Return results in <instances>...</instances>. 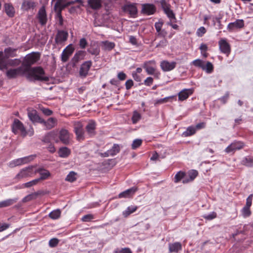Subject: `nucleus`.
<instances>
[{
    "instance_id": "obj_1",
    "label": "nucleus",
    "mask_w": 253,
    "mask_h": 253,
    "mask_svg": "<svg viewBox=\"0 0 253 253\" xmlns=\"http://www.w3.org/2000/svg\"><path fill=\"white\" fill-rule=\"evenodd\" d=\"M40 58V54L33 52L28 54L24 59L22 66L26 68L27 78L30 81H48L49 78L44 76L45 73L41 67L30 68V66L37 62Z\"/></svg>"
},
{
    "instance_id": "obj_2",
    "label": "nucleus",
    "mask_w": 253,
    "mask_h": 253,
    "mask_svg": "<svg viewBox=\"0 0 253 253\" xmlns=\"http://www.w3.org/2000/svg\"><path fill=\"white\" fill-rule=\"evenodd\" d=\"M16 49L11 47H7L4 49V52L0 51V70H3L7 69V63L6 59L9 57H13L16 56Z\"/></svg>"
},
{
    "instance_id": "obj_3",
    "label": "nucleus",
    "mask_w": 253,
    "mask_h": 253,
    "mask_svg": "<svg viewBox=\"0 0 253 253\" xmlns=\"http://www.w3.org/2000/svg\"><path fill=\"white\" fill-rule=\"evenodd\" d=\"M143 68L148 75H154L156 78H159L160 73L156 70V65L155 60H150L144 62Z\"/></svg>"
},
{
    "instance_id": "obj_4",
    "label": "nucleus",
    "mask_w": 253,
    "mask_h": 253,
    "mask_svg": "<svg viewBox=\"0 0 253 253\" xmlns=\"http://www.w3.org/2000/svg\"><path fill=\"white\" fill-rule=\"evenodd\" d=\"M27 74L26 68H25L22 65L15 69H10L6 72V75L8 79L16 78L19 76H23Z\"/></svg>"
},
{
    "instance_id": "obj_5",
    "label": "nucleus",
    "mask_w": 253,
    "mask_h": 253,
    "mask_svg": "<svg viewBox=\"0 0 253 253\" xmlns=\"http://www.w3.org/2000/svg\"><path fill=\"white\" fill-rule=\"evenodd\" d=\"M34 166H31L21 169L16 175L15 179L20 180L25 178L32 177V175L35 174V171H34Z\"/></svg>"
},
{
    "instance_id": "obj_6",
    "label": "nucleus",
    "mask_w": 253,
    "mask_h": 253,
    "mask_svg": "<svg viewBox=\"0 0 253 253\" xmlns=\"http://www.w3.org/2000/svg\"><path fill=\"white\" fill-rule=\"evenodd\" d=\"M12 130L15 134L20 133L21 135L23 137L27 135V131L23 124L18 119H14L12 125Z\"/></svg>"
},
{
    "instance_id": "obj_7",
    "label": "nucleus",
    "mask_w": 253,
    "mask_h": 253,
    "mask_svg": "<svg viewBox=\"0 0 253 253\" xmlns=\"http://www.w3.org/2000/svg\"><path fill=\"white\" fill-rule=\"evenodd\" d=\"M34 156L32 155L25 157L21 158L15 159L9 163L8 166L10 168H14L16 166H21L22 165L27 164L34 159Z\"/></svg>"
},
{
    "instance_id": "obj_8",
    "label": "nucleus",
    "mask_w": 253,
    "mask_h": 253,
    "mask_svg": "<svg viewBox=\"0 0 253 253\" xmlns=\"http://www.w3.org/2000/svg\"><path fill=\"white\" fill-rule=\"evenodd\" d=\"M245 144L242 141H234L225 150L227 153H234L236 150H239L244 148Z\"/></svg>"
},
{
    "instance_id": "obj_9",
    "label": "nucleus",
    "mask_w": 253,
    "mask_h": 253,
    "mask_svg": "<svg viewBox=\"0 0 253 253\" xmlns=\"http://www.w3.org/2000/svg\"><path fill=\"white\" fill-rule=\"evenodd\" d=\"M52 1H56L54 4V9L57 11V15L59 20V24L62 25L63 24V18L61 16V11L66 7V5H63V0H52Z\"/></svg>"
},
{
    "instance_id": "obj_10",
    "label": "nucleus",
    "mask_w": 253,
    "mask_h": 253,
    "mask_svg": "<svg viewBox=\"0 0 253 253\" xmlns=\"http://www.w3.org/2000/svg\"><path fill=\"white\" fill-rule=\"evenodd\" d=\"M218 45L220 51L228 56L231 52V47L229 43L225 39H221L218 42Z\"/></svg>"
},
{
    "instance_id": "obj_11",
    "label": "nucleus",
    "mask_w": 253,
    "mask_h": 253,
    "mask_svg": "<svg viewBox=\"0 0 253 253\" xmlns=\"http://www.w3.org/2000/svg\"><path fill=\"white\" fill-rule=\"evenodd\" d=\"M92 65L91 61H87L84 62L81 66L79 75L82 78H85L88 75V72Z\"/></svg>"
},
{
    "instance_id": "obj_12",
    "label": "nucleus",
    "mask_w": 253,
    "mask_h": 253,
    "mask_svg": "<svg viewBox=\"0 0 253 253\" xmlns=\"http://www.w3.org/2000/svg\"><path fill=\"white\" fill-rule=\"evenodd\" d=\"M161 6L163 9L165 13L168 17L171 20H176L175 14L172 10L170 9V5L165 0H162L160 2Z\"/></svg>"
},
{
    "instance_id": "obj_13",
    "label": "nucleus",
    "mask_w": 253,
    "mask_h": 253,
    "mask_svg": "<svg viewBox=\"0 0 253 253\" xmlns=\"http://www.w3.org/2000/svg\"><path fill=\"white\" fill-rule=\"evenodd\" d=\"M82 0H75L69 1L66 4L63 3V5H66V7L70 5L77 4L76 5L71 6L69 9V12L71 14H73L77 12L78 9L80 8L81 6L82 5Z\"/></svg>"
},
{
    "instance_id": "obj_14",
    "label": "nucleus",
    "mask_w": 253,
    "mask_h": 253,
    "mask_svg": "<svg viewBox=\"0 0 253 253\" xmlns=\"http://www.w3.org/2000/svg\"><path fill=\"white\" fill-rule=\"evenodd\" d=\"M74 50V48L72 47L71 44L67 46L63 51L61 54V61L63 62H67L69 57L72 54Z\"/></svg>"
},
{
    "instance_id": "obj_15",
    "label": "nucleus",
    "mask_w": 253,
    "mask_h": 253,
    "mask_svg": "<svg viewBox=\"0 0 253 253\" xmlns=\"http://www.w3.org/2000/svg\"><path fill=\"white\" fill-rule=\"evenodd\" d=\"M68 37V34L67 32L63 30L58 31L55 38L56 43L57 44H62L67 40Z\"/></svg>"
},
{
    "instance_id": "obj_16",
    "label": "nucleus",
    "mask_w": 253,
    "mask_h": 253,
    "mask_svg": "<svg viewBox=\"0 0 253 253\" xmlns=\"http://www.w3.org/2000/svg\"><path fill=\"white\" fill-rule=\"evenodd\" d=\"M244 27V21L243 19H237L234 22L230 23L227 26V30L233 31L235 29H241Z\"/></svg>"
},
{
    "instance_id": "obj_17",
    "label": "nucleus",
    "mask_w": 253,
    "mask_h": 253,
    "mask_svg": "<svg viewBox=\"0 0 253 253\" xmlns=\"http://www.w3.org/2000/svg\"><path fill=\"white\" fill-rule=\"evenodd\" d=\"M176 65L175 62H169L167 60H164L161 62L160 67L163 71L169 72L174 69Z\"/></svg>"
},
{
    "instance_id": "obj_18",
    "label": "nucleus",
    "mask_w": 253,
    "mask_h": 253,
    "mask_svg": "<svg viewBox=\"0 0 253 253\" xmlns=\"http://www.w3.org/2000/svg\"><path fill=\"white\" fill-rule=\"evenodd\" d=\"M59 138L60 140L65 145H67L70 143V134L68 131L65 129H62L59 131Z\"/></svg>"
},
{
    "instance_id": "obj_19",
    "label": "nucleus",
    "mask_w": 253,
    "mask_h": 253,
    "mask_svg": "<svg viewBox=\"0 0 253 253\" xmlns=\"http://www.w3.org/2000/svg\"><path fill=\"white\" fill-rule=\"evenodd\" d=\"M120 151V146L118 144H114L111 149L108 150L104 153H101L100 155L103 157H108L109 156H114Z\"/></svg>"
},
{
    "instance_id": "obj_20",
    "label": "nucleus",
    "mask_w": 253,
    "mask_h": 253,
    "mask_svg": "<svg viewBox=\"0 0 253 253\" xmlns=\"http://www.w3.org/2000/svg\"><path fill=\"white\" fill-rule=\"evenodd\" d=\"M127 14H129L130 17L135 18L137 17L138 10L136 3H131L127 2Z\"/></svg>"
},
{
    "instance_id": "obj_21",
    "label": "nucleus",
    "mask_w": 253,
    "mask_h": 253,
    "mask_svg": "<svg viewBox=\"0 0 253 253\" xmlns=\"http://www.w3.org/2000/svg\"><path fill=\"white\" fill-rule=\"evenodd\" d=\"M38 19L42 25H45L47 22V16L44 6H42L38 12Z\"/></svg>"
},
{
    "instance_id": "obj_22",
    "label": "nucleus",
    "mask_w": 253,
    "mask_h": 253,
    "mask_svg": "<svg viewBox=\"0 0 253 253\" xmlns=\"http://www.w3.org/2000/svg\"><path fill=\"white\" fill-rule=\"evenodd\" d=\"M163 25L162 22H158L155 23V27L157 31V36L158 37L165 38L167 35V32L165 30H162Z\"/></svg>"
},
{
    "instance_id": "obj_23",
    "label": "nucleus",
    "mask_w": 253,
    "mask_h": 253,
    "mask_svg": "<svg viewBox=\"0 0 253 253\" xmlns=\"http://www.w3.org/2000/svg\"><path fill=\"white\" fill-rule=\"evenodd\" d=\"M85 56V52L84 51L80 50L76 52L72 59L73 66H76L79 61L84 59Z\"/></svg>"
},
{
    "instance_id": "obj_24",
    "label": "nucleus",
    "mask_w": 253,
    "mask_h": 253,
    "mask_svg": "<svg viewBox=\"0 0 253 253\" xmlns=\"http://www.w3.org/2000/svg\"><path fill=\"white\" fill-rule=\"evenodd\" d=\"M28 116L30 120L33 123H41L42 122V119L39 116L37 111L35 110L29 111L28 113Z\"/></svg>"
},
{
    "instance_id": "obj_25",
    "label": "nucleus",
    "mask_w": 253,
    "mask_h": 253,
    "mask_svg": "<svg viewBox=\"0 0 253 253\" xmlns=\"http://www.w3.org/2000/svg\"><path fill=\"white\" fill-rule=\"evenodd\" d=\"M192 93V89H184L178 93V99L180 101H184Z\"/></svg>"
},
{
    "instance_id": "obj_26",
    "label": "nucleus",
    "mask_w": 253,
    "mask_h": 253,
    "mask_svg": "<svg viewBox=\"0 0 253 253\" xmlns=\"http://www.w3.org/2000/svg\"><path fill=\"white\" fill-rule=\"evenodd\" d=\"M36 173H39L41 175L40 177L38 178L40 182L42 180L47 179L50 175V173L48 170L42 169H36L34 173L36 174Z\"/></svg>"
},
{
    "instance_id": "obj_27",
    "label": "nucleus",
    "mask_w": 253,
    "mask_h": 253,
    "mask_svg": "<svg viewBox=\"0 0 253 253\" xmlns=\"http://www.w3.org/2000/svg\"><path fill=\"white\" fill-rule=\"evenodd\" d=\"M156 9L155 6L151 4H144L142 6V11L147 15H151L154 14Z\"/></svg>"
},
{
    "instance_id": "obj_28",
    "label": "nucleus",
    "mask_w": 253,
    "mask_h": 253,
    "mask_svg": "<svg viewBox=\"0 0 253 253\" xmlns=\"http://www.w3.org/2000/svg\"><path fill=\"white\" fill-rule=\"evenodd\" d=\"M42 122L41 124L45 126L46 129H50L54 127L56 124V120L53 118H49L46 121L42 119Z\"/></svg>"
},
{
    "instance_id": "obj_29",
    "label": "nucleus",
    "mask_w": 253,
    "mask_h": 253,
    "mask_svg": "<svg viewBox=\"0 0 253 253\" xmlns=\"http://www.w3.org/2000/svg\"><path fill=\"white\" fill-rule=\"evenodd\" d=\"M182 246L179 242H175L174 243L169 244V252L171 253H178L179 251L181 250Z\"/></svg>"
},
{
    "instance_id": "obj_30",
    "label": "nucleus",
    "mask_w": 253,
    "mask_h": 253,
    "mask_svg": "<svg viewBox=\"0 0 253 253\" xmlns=\"http://www.w3.org/2000/svg\"><path fill=\"white\" fill-rule=\"evenodd\" d=\"M96 128V124L93 121H91L86 125L85 127L86 130L87 132V133L90 136H93L95 134V129Z\"/></svg>"
},
{
    "instance_id": "obj_31",
    "label": "nucleus",
    "mask_w": 253,
    "mask_h": 253,
    "mask_svg": "<svg viewBox=\"0 0 253 253\" xmlns=\"http://www.w3.org/2000/svg\"><path fill=\"white\" fill-rule=\"evenodd\" d=\"M198 175V171L196 170H192L189 171L188 175V178L186 177V178H184L183 180H182V182L183 183H187L189 182L193 181L196 177Z\"/></svg>"
},
{
    "instance_id": "obj_32",
    "label": "nucleus",
    "mask_w": 253,
    "mask_h": 253,
    "mask_svg": "<svg viewBox=\"0 0 253 253\" xmlns=\"http://www.w3.org/2000/svg\"><path fill=\"white\" fill-rule=\"evenodd\" d=\"M88 4L93 9H98L101 7L102 0H88Z\"/></svg>"
},
{
    "instance_id": "obj_33",
    "label": "nucleus",
    "mask_w": 253,
    "mask_h": 253,
    "mask_svg": "<svg viewBox=\"0 0 253 253\" xmlns=\"http://www.w3.org/2000/svg\"><path fill=\"white\" fill-rule=\"evenodd\" d=\"M18 199H9L4 201L0 202V209L9 207L15 203Z\"/></svg>"
},
{
    "instance_id": "obj_34",
    "label": "nucleus",
    "mask_w": 253,
    "mask_h": 253,
    "mask_svg": "<svg viewBox=\"0 0 253 253\" xmlns=\"http://www.w3.org/2000/svg\"><path fill=\"white\" fill-rule=\"evenodd\" d=\"M4 11L6 14L10 17H12L14 15V8L13 6L9 3L4 4Z\"/></svg>"
},
{
    "instance_id": "obj_35",
    "label": "nucleus",
    "mask_w": 253,
    "mask_h": 253,
    "mask_svg": "<svg viewBox=\"0 0 253 253\" xmlns=\"http://www.w3.org/2000/svg\"><path fill=\"white\" fill-rule=\"evenodd\" d=\"M241 164L248 167H253V157L247 156L243 158L241 162Z\"/></svg>"
},
{
    "instance_id": "obj_36",
    "label": "nucleus",
    "mask_w": 253,
    "mask_h": 253,
    "mask_svg": "<svg viewBox=\"0 0 253 253\" xmlns=\"http://www.w3.org/2000/svg\"><path fill=\"white\" fill-rule=\"evenodd\" d=\"M71 154V151L67 147H62L58 151V155L61 158H67Z\"/></svg>"
},
{
    "instance_id": "obj_37",
    "label": "nucleus",
    "mask_w": 253,
    "mask_h": 253,
    "mask_svg": "<svg viewBox=\"0 0 253 253\" xmlns=\"http://www.w3.org/2000/svg\"><path fill=\"white\" fill-rule=\"evenodd\" d=\"M87 51L92 55H98L100 53V48L97 45H91L88 49Z\"/></svg>"
},
{
    "instance_id": "obj_38",
    "label": "nucleus",
    "mask_w": 253,
    "mask_h": 253,
    "mask_svg": "<svg viewBox=\"0 0 253 253\" xmlns=\"http://www.w3.org/2000/svg\"><path fill=\"white\" fill-rule=\"evenodd\" d=\"M102 48L105 50H111L115 47V43L109 41H104L102 42Z\"/></svg>"
},
{
    "instance_id": "obj_39",
    "label": "nucleus",
    "mask_w": 253,
    "mask_h": 253,
    "mask_svg": "<svg viewBox=\"0 0 253 253\" xmlns=\"http://www.w3.org/2000/svg\"><path fill=\"white\" fill-rule=\"evenodd\" d=\"M55 135V134L54 132L50 131L44 136L42 141L45 143H49L51 140H54Z\"/></svg>"
},
{
    "instance_id": "obj_40",
    "label": "nucleus",
    "mask_w": 253,
    "mask_h": 253,
    "mask_svg": "<svg viewBox=\"0 0 253 253\" xmlns=\"http://www.w3.org/2000/svg\"><path fill=\"white\" fill-rule=\"evenodd\" d=\"M196 131V128L195 127V126H189L187 128L186 131L183 132V135L185 137L191 136V135L195 134Z\"/></svg>"
},
{
    "instance_id": "obj_41",
    "label": "nucleus",
    "mask_w": 253,
    "mask_h": 253,
    "mask_svg": "<svg viewBox=\"0 0 253 253\" xmlns=\"http://www.w3.org/2000/svg\"><path fill=\"white\" fill-rule=\"evenodd\" d=\"M184 178H186L185 172L179 171L175 174L174 181L175 183H177L182 179L183 180Z\"/></svg>"
},
{
    "instance_id": "obj_42",
    "label": "nucleus",
    "mask_w": 253,
    "mask_h": 253,
    "mask_svg": "<svg viewBox=\"0 0 253 253\" xmlns=\"http://www.w3.org/2000/svg\"><path fill=\"white\" fill-rule=\"evenodd\" d=\"M22 6L24 9L28 10L30 8L35 6V3L30 0H24L22 3Z\"/></svg>"
},
{
    "instance_id": "obj_43",
    "label": "nucleus",
    "mask_w": 253,
    "mask_h": 253,
    "mask_svg": "<svg viewBox=\"0 0 253 253\" xmlns=\"http://www.w3.org/2000/svg\"><path fill=\"white\" fill-rule=\"evenodd\" d=\"M77 179V173L75 172L72 171L69 172V173L67 175L65 180L73 182L75 181Z\"/></svg>"
},
{
    "instance_id": "obj_44",
    "label": "nucleus",
    "mask_w": 253,
    "mask_h": 253,
    "mask_svg": "<svg viewBox=\"0 0 253 253\" xmlns=\"http://www.w3.org/2000/svg\"><path fill=\"white\" fill-rule=\"evenodd\" d=\"M61 215V211L59 209L54 210L49 214V217L52 219H58Z\"/></svg>"
},
{
    "instance_id": "obj_45",
    "label": "nucleus",
    "mask_w": 253,
    "mask_h": 253,
    "mask_svg": "<svg viewBox=\"0 0 253 253\" xmlns=\"http://www.w3.org/2000/svg\"><path fill=\"white\" fill-rule=\"evenodd\" d=\"M213 67L210 62H207L206 64H204V67L202 69L206 71L208 73H211L213 71Z\"/></svg>"
},
{
    "instance_id": "obj_46",
    "label": "nucleus",
    "mask_w": 253,
    "mask_h": 253,
    "mask_svg": "<svg viewBox=\"0 0 253 253\" xmlns=\"http://www.w3.org/2000/svg\"><path fill=\"white\" fill-rule=\"evenodd\" d=\"M21 63V61L19 59H10L6 61L7 66H17Z\"/></svg>"
},
{
    "instance_id": "obj_47",
    "label": "nucleus",
    "mask_w": 253,
    "mask_h": 253,
    "mask_svg": "<svg viewBox=\"0 0 253 253\" xmlns=\"http://www.w3.org/2000/svg\"><path fill=\"white\" fill-rule=\"evenodd\" d=\"M39 182H40V181L38 178H37L23 184V186L25 188H30L37 185Z\"/></svg>"
},
{
    "instance_id": "obj_48",
    "label": "nucleus",
    "mask_w": 253,
    "mask_h": 253,
    "mask_svg": "<svg viewBox=\"0 0 253 253\" xmlns=\"http://www.w3.org/2000/svg\"><path fill=\"white\" fill-rule=\"evenodd\" d=\"M75 132L76 134L77 139L78 140L82 141L84 139V131L83 129L76 131Z\"/></svg>"
},
{
    "instance_id": "obj_49",
    "label": "nucleus",
    "mask_w": 253,
    "mask_h": 253,
    "mask_svg": "<svg viewBox=\"0 0 253 253\" xmlns=\"http://www.w3.org/2000/svg\"><path fill=\"white\" fill-rule=\"evenodd\" d=\"M140 118V114L136 111H134L131 118L133 124H136L138 121H139Z\"/></svg>"
},
{
    "instance_id": "obj_50",
    "label": "nucleus",
    "mask_w": 253,
    "mask_h": 253,
    "mask_svg": "<svg viewBox=\"0 0 253 253\" xmlns=\"http://www.w3.org/2000/svg\"><path fill=\"white\" fill-rule=\"evenodd\" d=\"M192 64L196 67L203 68L204 62L201 59H196L192 62Z\"/></svg>"
},
{
    "instance_id": "obj_51",
    "label": "nucleus",
    "mask_w": 253,
    "mask_h": 253,
    "mask_svg": "<svg viewBox=\"0 0 253 253\" xmlns=\"http://www.w3.org/2000/svg\"><path fill=\"white\" fill-rule=\"evenodd\" d=\"M242 214L244 217H246L249 216L251 214L250 208L244 207L242 210Z\"/></svg>"
},
{
    "instance_id": "obj_52",
    "label": "nucleus",
    "mask_w": 253,
    "mask_h": 253,
    "mask_svg": "<svg viewBox=\"0 0 253 253\" xmlns=\"http://www.w3.org/2000/svg\"><path fill=\"white\" fill-rule=\"evenodd\" d=\"M142 144L141 139H135L131 145L132 148L133 149H135L138 147H139Z\"/></svg>"
},
{
    "instance_id": "obj_53",
    "label": "nucleus",
    "mask_w": 253,
    "mask_h": 253,
    "mask_svg": "<svg viewBox=\"0 0 253 253\" xmlns=\"http://www.w3.org/2000/svg\"><path fill=\"white\" fill-rule=\"evenodd\" d=\"M129 42L132 45H135L136 46H138L139 45L137 39L134 36H131L129 37Z\"/></svg>"
},
{
    "instance_id": "obj_54",
    "label": "nucleus",
    "mask_w": 253,
    "mask_h": 253,
    "mask_svg": "<svg viewBox=\"0 0 253 253\" xmlns=\"http://www.w3.org/2000/svg\"><path fill=\"white\" fill-rule=\"evenodd\" d=\"M206 29H205V28L204 27H201L198 29L196 32V34L198 37H201L204 34L206 33Z\"/></svg>"
},
{
    "instance_id": "obj_55",
    "label": "nucleus",
    "mask_w": 253,
    "mask_h": 253,
    "mask_svg": "<svg viewBox=\"0 0 253 253\" xmlns=\"http://www.w3.org/2000/svg\"><path fill=\"white\" fill-rule=\"evenodd\" d=\"M59 240L57 238H52L49 241V246L51 248L55 247L58 244Z\"/></svg>"
},
{
    "instance_id": "obj_56",
    "label": "nucleus",
    "mask_w": 253,
    "mask_h": 253,
    "mask_svg": "<svg viewBox=\"0 0 253 253\" xmlns=\"http://www.w3.org/2000/svg\"><path fill=\"white\" fill-rule=\"evenodd\" d=\"M137 190L136 186H133L131 188L127 189V198L131 197Z\"/></svg>"
},
{
    "instance_id": "obj_57",
    "label": "nucleus",
    "mask_w": 253,
    "mask_h": 253,
    "mask_svg": "<svg viewBox=\"0 0 253 253\" xmlns=\"http://www.w3.org/2000/svg\"><path fill=\"white\" fill-rule=\"evenodd\" d=\"M216 216V213L214 212H212L208 214H205L203 216L204 218L208 220H211L215 218Z\"/></svg>"
},
{
    "instance_id": "obj_58",
    "label": "nucleus",
    "mask_w": 253,
    "mask_h": 253,
    "mask_svg": "<svg viewBox=\"0 0 253 253\" xmlns=\"http://www.w3.org/2000/svg\"><path fill=\"white\" fill-rule=\"evenodd\" d=\"M93 218V216L91 214H86L83 216L82 220L84 222H88Z\"/></svg>"
},
{
    "instance_id": "obj_59",
    "label": "nucleus",
    "mask_w": 253,
    "mask_h": 253,
    "mask_svg": "<svg viewBox=\"0 0 253 253\" xmlns=\"http://www.w3.org/2000/svg\"><path fill=\"white\" fill-rule=\"evenodd\" d=\"M253 195L250 194L246 200V204L245 207L250 208L252 206V200H253Z\"/></svg>"
},
{
    "instance_id": "obj_60",
    "label": "nucleus",
    "mask_w": 253,
    "mask_h": 253,
    "mask_svg": "<svg viewBox=\"0 0 253 253\" xmlns=\"http://www.w3.org/2000/svg\"><path fill=\"white\" fill-rule=\"evenodd\" d=\"M87 44V42L85 38H82L80 40L79 45L81 48L84 49Z\"/></svg>"
},
{
    "instance_id": "obj_61",
    "label": "nucleus",
    "mask_w": 253,
    "mask_h": 253,
    "mask_svg": "<svg viewBox=\"0 0 253 253\" xmlns=\"http://www.w3.org/2000/svg\"><path fill=\"white\" fill-rule=\"evenodd\" d=\"M168 41L167 39H164L157 44L156 47H165L167 45Z\"/></svg>"
},
{
    "instance_id": "obj_62",
    "label": "nucleus",
    "mask_w": 253,
    "mask_h": 253,
    "mask_svg": "<svg viewBox=\"0 0 253 253\" xmlns=\"http://www.w3.org/2000/svg\"><path fill=\"white\" fill-rule=\"evenodd\" d=\"M74 128L75 131L83 129L82 123L79 122H75Z\"/></svg>"
},
{
    "instance_id": "obj_63",
    "label": "nucleus",
    "mask_w": 253,
    "mask_h": 253,
    "mask_svg": "<svg viewBox=\"0 0 253 253\" xmlns=\"http://www.w3.org/2000/svg\"><path fill=\"white\" fill-rule=\"evenodd\" d=\"M33 199H35V198H34L33 195H32V194H29V195L26 196V197H25L23 199L22 201H23V202L25 203V202L30 201L31 200H32Z\"/></svg>"
},
{
    "instance_id": "obj_64",
    "label": "nucleus",
    "mask_w": 253,
    "mask_h": 253,
    "mask_svg": "<svg viewBox=\"0 0 253 253\" xmlns=\"http://www.w3.org/2000/svg\"><path fill=\"white\" fill-rule=\"evenodd\" d=\"M153 79L152 77H147L144 81V84L145 85L150 86L153 84Z\"/></svg>"
}]
</instances>
